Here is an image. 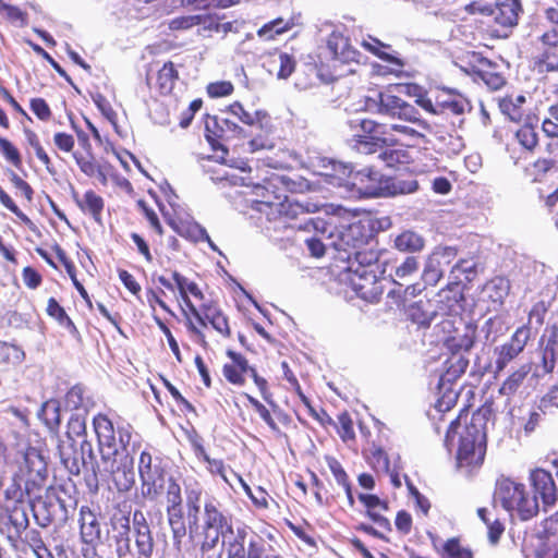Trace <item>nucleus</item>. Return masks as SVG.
<instances>
[{"mask_svg": "<svg viewBox=\"0 0 558 558\" xmlns=\"http://www.w3.org/2000/svg\"><path fill=\"white\" fill-rule=\"evenodd\" d=\"M530 327L522 326L517 329L508 343L504 344L500 349H496L497 372L502 371L510 361H512L523 351L527 340L530 339Z\"/></svg>", "mask_w": 558, "mask_h": 558, "instance_id": "obj_18", "label": "nucleus"}, {"mask_svg": "<svg viewBox=\"0 0 558 558\" xmlns=\"http://www.w3.org/2000/svg\"><path fill=\"white\" fill-rule=\"evenodd\" d=\"M248 402L255 409V411L259 414L263 421L272 429L278 430V425L275 420L271 417L270 412L266 409L264 404H262L257 399L250 395H245Z\"/></svg>", "mask_w": 558, "mask_h": 558, "instance_id": "obj_56", "label": "nucleus"}, {"mask_svg": "<svg viewBox=\"0 0 558 558\" xmlns=\"http://www.w3.org/2000/svg\"><path fill=\"white\" fill-rule=\"evenodd\" d=\"M0 151L14 167L20 168L22 166V158L19 150L7 138L0 137Z\"/></svg>", "mask_w": 558, "mask_h": 558, "instance_id": "obj_53", "label": "nucleus"}, {"mask_svg": "<svg viewBox=\"0 0 558 558\" xmlns=\"http://www.w3.org/2000/svg\"><path fill=\"white\" fill-rule=\"evenodd\" d=\"M521 4L519 0L490 2V37L506 38L517 25Z\"/></svg>", "mask_w": 558, "mask_h": 558, "instance_id": "obj_7", "label": "nucleus"}, {"mask_svg": "<svg viewBox=\"0 0 558 558\" xmlns=\"http://www.w3.org/2000/svg\"><path fill=\"white\" fill-rule=\"evenodd\" d=\"M232 90L233 85L227 81L211 83L207 87L208 95L214 98L228 96Z\"/></svg>", "mask_w": 558, "mask_h": 558, "instance_id": "obj_60", "label": "nucleus"}, {"mask_svg": "<svg viewBox=\"0 0 558 558\" xmlns=\"http://www.w3.org/2000/svg\"><path fill=\"white\" fill-rule=\"evenodd\" d=\"M74 158L81 171L84 172L86 175L98 177L100 181H106L105 173L93 159L84 158L83 156H78L77 154H74Z\"/></svg>", "mask_w": 558, "mask_h": 558, "instance_id": "obj_49", "label": "nucleus"}, {"mask_svg": "<svg viewBox=\"0 0 558 558\" xmlns=\"http://www.w3.org/2000/svg\"><path fill=\"white\" fill-rule=\"evenodd\" d=\"M31 109L37 116V118L43 121H47L51 117L50 108H49L48 104L46 102V100L43 98L32 99Z\"/></svg>", "mask_w": 558, "mask_h": 558, "instance_id": "obj_61", "label": "nucleus"}, {"mask_svg": "<svg viewBox=\"0 0 558 558\" xmlns=\"http://www.w3.org/2000/svg\"><path fill=\"white\" fill-rule=\"evenodd\" d=\"M245 543L230 544L226 548L228 558H262L263 546L257 542L251 539L247 549L244 546Z\"/></svg>", "mask_w": 558, "mask_h": 558, "instance_id": "obj_34", "label": "nucleus"}, {"mask_svg": "<svg viewBox=\"0 0 558 558\" xmlns=\"http://www.w3.org/2000/svg\"><path fill=\"white\" fill-rule=\"evenodd\" d=\"M81 536L84 543L97 545L101 542L100 522L97 515L88 508L82 507L80 511Z\"/></svg>", "mask_w": 558, "mask_h": 558, "instance_id": "obj_21", "label": "nucleus"}, {"mask_svg": "<svg viewBox=\"0 0 558 558\" xmlns=\"http://www.w3.org/2000/svg\"><path fill=\"white\" fill-rule=\"evenodd\" d=\"M351 196L384 197L398 193H412L418 187L416 181H401L385 177L373 168L355 171L349 181Z\"/></svg>", "mask_w": 558, "mask_h": 558, "instance_id": "obj_4", "label": "nucleus"}, {"mask_svg": "<svg viewBox=\"0 0 558 558\" xmlns=\"http://www.w3.org/2000/svg\"><path fill=\"white\" fill-rule=\"evenodd\" d=\"M518 142L527 150H532L537 144V134L530 125H524L515 133Z\"/></svg>", "mask_w": 558, "mask_h": 558, "instance_id": "obj_52", "label": "nucleus"}, {"mask_svg": "<svg viewBox=\"0 0 558 558\" xmlns=\"http://www.w3.org/2000/svg\"><path fill=\"white\" fill-rule=\"evenodd\" d=\"M247 536V527L246 526H238L236 530H233L231 525V532L223 533L222 537V546L228 548L230 544H241L245 543Z\"/></svg>", "mask_w": 558, "mask_h": 558, "instance_id": "obj_55", "label": "nucleus"}, {"mask_svg": "<svg viewBox=\"0 0 558 558\" xmlns=\"http://www.w3.org/2000/svg\"><path fill=\"white\" fill-rule=\"evenodd\" d=\"M348 270L351 272L350 284L357 296L371 303L379 300L384 289L376 269L353 268L352 265L348 267Z\"/></svg>", "mask_w": 558, "mask_h": 558, "instance_id": "obj_11", "label": "nucleus"}, {"mask_svg": "<svg viewBox=\"0 0 558 558\" xmlns=\"http://www.w3.org/2000/svg\"><path fill=\"white\" fill-rule=\"evenodd\" d=\"M293 23L291 21H284L279 17L267 24H265L262 28L258 29L257 34L259 37H264L266 39H272L275 35L282 34L283 32L290 29Z\"/></svg>", "mask_w": 558, "mask_h": 558, "instance_id": "obj_43", "label": "nucleus"}, {"mask_svg": "<svg viewBox=\"0 0 558 558\" xmlns=\"http://www.w3.org/2000/svg\"><path fill=\"white\" fill-rule=\"evenodd\" d=\"M546 19L555 25L541 37L542 64L547 71L558 70V9L547 7L544 9Z\"/></svg>", "mask_w": 558, "mask_h": 558, "instance_id": "obj_13", "label": "nucleus"}, {"mask_svg": "<svg viewBox=\"0 0 558 558\" xmlns=\"http://www.w3.org/2000/svg\"><path fill=\"white\" fill-rule=\"evenodd\" d=\"M365 110L381 117L386 122L378 123L368 119L350 121L352 129L360 128L354 135V147L362 154L380 153L388 143L383 135L397 132L411 140H425L433 132L432 125L421 118L420 111L402 98L389 92H379L366 97Z\"/></svg>", "mask_w": 558, "mask_h": 558, "instance_id": "obj_1", "label": "nucleus"}, {"mask_svg": "<svg viewBox=\"0 0 558 558\" xmlns=\"http://www.w3.org/2000/svg\"><path fill=\"white\" fill-rule=\"evenodd\" d=\"M531 372V365L524 364L514 373H512L499 389V392L504 396H510L514 393L518 388L522 385L525 377Z\"/></svg>", "mask_w": 558, "mask_h": 558, "instance_id": "obj_36", "label": "nucleus"}, {"mask_svg": "<svg viewBox=\"0 0 558 558\" xmlns=\"http://www.w3.org/2000/svg\"><path fill=\"white\" fill-rule=\"evenodd\" d=\"M168 522L173 536L174 547L180 550L182 538L186 535L187 527L184 522L182 506L167 507Z\"/></svg>", "mask_w": 558, "mask_h": 558, "instance_id": "obj_26", "label": "nucleus"}, {"mask_svg": "<svg viewBox=\"0 0 558 558\" xmlns=\"http://www.w3.org/2000/svg\"><path fill=\"white\" fill-rule=\"evenodd\" d=\"M348 259H349V263L350 265L349 266H352L353 264V268H373V269H378V267L375 265L377 259H378V256L375 252H362L360 251V248L357 251H354L353 254L349 253L348 255Z\"/></svg>", "mask_w": 558, "mask_h": 558, "instance_id": "obj_41", "label": "nucleus"}, {"mask_svg": "<svg viewBox=\"0 0 558 558\" xmlns=\"http://www.w3.org/2000/svg\"><path fill=\"white\" fill-rule=\"evenodd\" d=\"M423 236L412 230L402 231L393 240V246L399 252L416 253L424 248Z\"/></svg>", "mask_w": 558, "mask_h": 558, "instance_id": "obj_28", "label": "nucleus"}, {"mask_svg": "<svg viewBox=\"0 0 558 558\" xmlns=\"http://www.w3.org/2000/svg\"><path fill=\"white\" fill-rule=\"evenodd\" d=\"M77 205L92 214L96 221L100 220V215L104 209V201L94 191H87L82 201H77Z\"/></svg>", "mask_w": 558, "mask_h": 558, "instance_id": "obj_38", "label": "nucleus"}, {"mask_svg": "<svg viewBox=\"0 0 558 558\" xmlns=\"http://www.w3.org/2000/svg\"><path fill=\"white\" fill-rule=\"evenodd\" d=\"M132 520L124 514H114L111 518L112 541L118 558L132 556Z\"/></svg>", "mask_w": 558, "mask_h": 558, "instance_id": "obj_16", "label": "nucleus"}, {"mask_svg": "<svg viewBox=\"0 0 558 558\" xmlns=\"http://www.w3.org/2000/svg\"><path fill=\"white\" fill-rule=\"evenodd\" d=\"M444 558H473L471 550L463 547L458 538H450L444 545Z\"/></svg>", "mask_w": 558, "mask_h": 558, "instance_id": "obj_48", "label": "nucleus"}, {"mask_svg": "<svg viewBox=\"0 0 558 558\" xmlns=\"http://www.w3.org/2000/svg\"><path fill=\"white\" fill-rule=\"evenodd\" d=\"M228 111L238 118L242 123L247 125H254L256 122L262 120V117H265V113L262 111L250 112L245 110L242 104L235 101L228 107Z\"/></svg>", "mask_w": 558, "mask_h": 558, "instance_id": "obj_42", "label": "nucleus"}, {"mask_svg": "<svg viewBox=\"0 0 558 558\" xmlns=\"http://www.w3.org/2000/svg\"><path fill=\"white\" fill-rule=\"evenodd\" d=\"M327 48L333 59L343 63L356 60L357 52L349 44V39L340 33L333 32L328 40Z\"/></svg>", "mask_w": 558, "mask_h": 558, "instance_id": "obj_23", "label": "nucleus"}, {"mask_svg": "<svg viewBox=\"0 0 558 558\" xmlns=\"http://www.w3.org/2000/svg\"><path fill=\"white\" fill-rule=\"evenodd\" d=\"M544 133L549 137H558V104L548 110V117L542 123Z\"/></svg>", "mask_w": 558, "mask_h": 558, "instance_id": "obj_51", "label": "nucleus"}, {"mask_svg": "<svg viewBox=\"0 0 558 558\" xmlns=\"http://www.w3.org/2000/svg\"><path fill=\"white\" fill-rule=\"evenodd\" d=\"M101 463L119 492H128L135 483L134 459L129 451L117 449V437L112 422L104 414L94 417Z\"/></svg>", "mask_w": 558, "mask_h": 558, "instance_id": "obj_2", "label": "nucleus"}, {"mask_svg": "<svg viewBox=\"0 0 558 558\" xmlns=\"http://www.w3.org/2000/svg\"><path fill=\"white\" fill-rule=\"evenodd\" d=\"M50 432H56L60 425V403L56 399H50L43 403L37 413Z\"/></svg>", "mask_w": 558, "mask_h": 558, "instance_id": "obj_30", "label": "nucleus"}, {"mask_svg": "<svg viewBox=\"0 0 558 558\" xmlns=\"http://www.w3.org/2000/svg\"><path fill=\"white\" fill-rule=\"evenodd\" d=\"M456 255V248L449 246L438 248L432 254L433 257H436V259L438 258L439 266H442L445 269L450 266Z\"/></svg>", "mask_w": 558, "mask_h": 558, "instance_id": "obj_64", "label": "nucleus"}, {"mask_svg": "<svg viewBox=\"0 0 558 558\" xmlns=\"http://www.w3.org/2000/svg\"><path fill=\"white\" fill-rule=\"evenodd\" d=\"M369 39H371V41H366V40L363 41V46L366 49H368L369 51H372L373 53L378 56L380 59L397 65L398 69H401L404 65V63L402 62L401 59L380 50V48L387 47L385 44H383L378 39H375L372 37Z\"/></svg>", "mask_w": 558, "mask_h": 558, "instance_id": "obj_44", "label": "nucleus"}, {"mask_svg": "<svg viewBox=\"0 0 558 558\" xmlns=\"http://www.w3.org/2000/svg\"><path fill=\"white\" fill-rule=\"evenodd\" d=\"M530 482L535 496L542 499L544 510L547 511L557 500V487L551 474L544 469H535L530 473Z\"/></svg>", "mask_w": 558, "mask_h": 558, "instance_id": "obj_17", "label": "nucleus"}, {"mask_svg": "<svg viewBox=\"0 0 558 558\" xmlns=\"http://www.w3.org/2000/svg\"><path fill=\"white\" fill-rule=\"evenodd\" d=\"M418 260L415 256H408L399 266L396 267L395 276L400 280L408 279L418 271Z\"/></svg>", "mask_w": 558, "mask_h": 558, "instance_id": "obj_50", "label": "nucleus"}, {"mask_svg": "<svg viewBox=\"0 0 558 558\" xmlns=\"http://www.w3.org/2000/svg\"><path fill=\"white\" fill-rule=\"evenodd\" d=\"M332 248L336 251L349 252V250H355L362 247L366 243V235L364 234V227L361 222H355L347 227H336L335 238L329 241Z\"/></svg>", "mask_w": 558, "mask_h": 558, "instance_id": "obj_15", "label": "nucleus"}, {"mask_svg": "<svg viewBox=\"0 0 558 558\" xmlns=\"http://www.w3.org/2000/svg\"><path fill=\"white\" fill-rule=\"evenodd\" d=\"M86 436V420L80 414H73L66 425V439L64 441L76 442V438L84 439Z\"/></svg>", "mask_w": 558, "mask_h": 558, "instance_id": "obj_39", "label": "nucleus"}, {"mask_svg": "<svg viewBox=\"0 0 558 558\" xmlns=\"http://www.w3.org/2000/svg\"><path fill=\"white\" fill-rule=\"evenodd\" d=\"M439 390H444V396L438 400L437 408L439 411H448L456 403L458 393L456 390L447 387V385Z\"/></svg>", "mask_w": 558, "mask_h": 558, "instance_id": "obj_63", "label": "nucleus"}, {"mask_svg": "<svg viewBox=\"0 0 558 558\" xmlns=\"http://www.w3.org/2000/svg\"><path fill=\"white\" fill-rule=\"evenodd\" d=\"M201 494L199 489H190L186 492V518L191 535L199 529L198 514L201 510Z\"/></svg>", "mask_w": 558, "mask_h": 558, "instance_id": "obj_29", "label": "nucleus"}, {"mask_svg": "<svg viewBox=\"0 0 558 558\" xmlns=\"http://www.w3.org/2000/svg\"><path fill=\"white\" fill-rule=\"evenodd\" d=\"M231 519L223 514L214 501H207L204 505L202 524H199L203 542L202 551L214 549L223 533L231 532Z\"/></svg>", "mask_w": 558, "mask_h": 558, "instance_id": "obj_6", "label": "nucleus"}, {"mask_svg": "<svg viewBox=\"0 0 558 558\" xmlns=\"http://www.w3.org/2000/svg\"><path fill=\"white\" fill-rule=\"evenodd\" d=\"M331 170L332 172L329 174L333 180L331 183L343 186L350 192L349 181L355 173L352 166L343 162H333Z\"/></svg>", "mask_w": 558, "mask_h": 558, "instance_id": "obj_40", "label": "nucleus"}, {"mask_svg": "<svg viewBox=\"0 0 558 558\" xmlns=\"http://www.w3.org/2000/svg\"><path fill=\"white\" fill-rule=\"evenodd\" d=\"M494 504L500 505L510 513L515 511L524 521L536 515L539 509L536 497L529 496L524 484L504 475L496 480Z\"/></svg>", "mask_w": 558, "mask_h": 558, "instance_id": "obj_5", "label": "nucleus"}, {"mask_svg": "<svg viewBox=\"0 0 558 558\" xmlns=\"http://www.w3.org/2000/svg\"><path fill=\"white\" fill-rule=\"evenodd\" d=\"M547 311L548 307L544 301L535 303L529 313V323L535 324L537 327L542 326Z\"/></svg>", "mask_w": 558, "mask_h": 558, "instance_id": "obj_58", "label": "nucleus"}, {"mask_svg": "<svg viewBox=\"0 0 558 558\" xmlns=\"http://www.w3.org/2000/svg\"><path fill=\"white\" fill-rule=\"evenodd\" d=\"M25 136L27 143L34 148L37 158L45 165L47 171L50 174L54 173L53 168L51 167V161L47 153L44 150L43 146L39 143L38 136L32 130H25Z\"/></svg>", "mask_w": 558, "mask_h": 558, "instance_id": "obj_46", "label": "nucleus"}, {"mask_svg": "<svg viewBox=\"0 0 558 558\" xmlns=\"http://www.w3.org/2000/svg\"><path fill=\"white\" fill-rule=\"evenodd\" d=\"M22 471L27 473V482L37 484L46 478V462L39 451L35 448H28L24 453Z\"/></svg>", "mask_w": 558, "mask_h": 558, "instance_id": "obj_20", "label": "nucleus"}, {"mask_svg": "<svg viewBox=\"0 0 558 558\" xmlns=\"http://www.w3.org/2000/svg\"><path fill=\"white\" fill-rule=\"evenodd\" d=\"M279 62V78H288L292 72L294 71L295 62L294 60L287 53H280L278 57Z\"/></svg>", "mask_w": 558, "mask_h": 558, "instance_id": "obj_62", "label": "nucleus"}, {"mask_svg": "<svg viewBox=\"0 0 558 558\" xmlns=\"http://www.w3.org/2000/svg\"><path fill=\"white\" fill-rule=\"evenodd\" d=\"M58 452L62 464L75 475L80 474L82 465L93 463L95 460L92 442L86 438L81 440L80 450L73 441H60Z\"/></svg>", "mask_w": 558, "mask_h": 558, "instance_id": "obj_12", "label": "nucleus"}, {"mask_svg": "<svg viewBox=\"0 0 558 558\" xmlns=\"http://www.w3.org/2000/svg\"><path fill=\"white\" fill-rule=\"evenodd\" d=\"M47 313L50 316L54 317L61 324H64V323H66L68 325L72 324L71 319L66 315V313L63 310V307H61L59 305V303L57 302V300L53 299V298H50L48 300Z\"/></svg>", "mask_w": 558, "mask_h": 558, "instance_id": "obj_59", "label": "nucleus"}, {"mask_svg": "<svg viewBox=\"0 0 558 558\" xmlns=\"http://www.w3.org/2000/svg\"><path fill=\"white\" fill-rule=\"evenodd\" d=\"M511 290L510 280L501 275L490 278V303H493L495 311L504 308L505 300L508 298Z\"/></svg>", "mask_w": 558, "mask_h": 558, "instance_id": "obj_27", "label": "nucleus"}, {"mask_svg": "<svg viewBox=\"0 0 558 558\" xmlns=\"http://www.w3.org/2000/svg\"><path fill=\"white\" fill-rule=\"evenodd\" d=\"M500 113L512 122H520L523 117L522 106L526 101L525 96L518 95L496 98Z\"/></svg>", "mask_w": 558, "mask_h": 558, "instance_id": "obj_25", "label": "nucleus"}, {"mask_svg": "<svg viewBox=\"0 0 558 558\" xmlns=\"http://www.w3.org/2000/svg\"><path fill=\"white\" fill-rule=\"evenodd\" d=\"M227 355L232 362L223 366L225 377L234 385H243L245 383L244 375L250 369L247 360L232 350H228Z\"/></svg>", "mask_w": 558, "mask_h": 558, "instance_id": "obj_24", "label": "nucleus"}, {"mask_svg": "<svg viewBox=\"0 0 558 558\" xmlns=\"http://www.w3.org/2000/svg\"><path fill=\"white\" fill-rule=\"evenodd\" d=\"M211 121L214 125L217 126L220 131V133H215L217 136H225V134L228 132H231L235 135H241L243 133V129L229 119L219 120L218 118L214 117Z\"/></svg>", "mask_w": 558, "mask_h": 558, "instance_id": "obj_57", "label": "nucleus"}, {"mask_svg": "<svg viewBox=\"0 0 558 558\" xmlns=\"http://www.w3.org/2000/svg\"><path fill=\"white\" fill-rule=\"evenodd\" d=\"M304 186L303 181L293 180L288 175H272L264 185L255 187V194L260 197L259 203L269 207L272 213L277 204L287 196L284 192H302Z\"/></svg>", "mask_w": 558, "mask_h": 558, "instance_id": "obj_8", "label": "nucleus"}, {"mask_svg": "<svg viewBox=\"0 0 558 558\" xmlns=\"http://www.w3.org/2000/svg\"><path fill=\"white\" fill-rule=\"evenodd\" d=\"M166 488L167 507H181L182 496L180 485L173 478L170 477L168 480Z\"/></svg>", "mask_w": 558, "mask_h": 558, "instance_id": "obj_54", "label": "nucleus"}, {"mask_svg": "<svg viewBox=\"0 0 558 558\" xmlns=\"http://www.w3.org/2000/svg\"><path fill=\"white\" fill-rule=\"evenodd\" d=\"M8 518L17 533L24 531L28 526L27 507L23 501L15 500L12 506L7 507Z\"/></svg>", "mask_w": 558, "mask_h": 558, "instance_id": "obj_33", "label": "nucleus"}, {"mask_svg": "<svg viewBox=\"0 0 558 558\" xmlns=\"http://www.w3.org/2000/svg\"><path fill=\"white\" fill-rule=\"evenodd\" d=\"M172 278L173 280L175 281V284L179 289V292H180V295H181V299L185 305V307L189 310V312L191 313V315L197 320V322H203V315H202V310L198 311L194 304L192 303V301L190 300L189 295H186L184 293V283H185V277H183L182 275H180L178 271H173L172 274Z\"/></svg>", "mask_w": 558, "mask_h": 558, "instance_id": "obj_47", "label": "nucleus"}, {"mask_svg": "<svg viewBox=\"0 0 558 558\" xmlns=\"http://www.w3.org/2000/svg\"><path fill=\"white\" fill-rule=\"evenodd\" d=\"M498 60L499 63L490 60V90H498L507 83L509 63L501 57Z\"/></svg>", "mask_w": 558, "mask_h": 558, "instance_id": "obj_37", "label": "nucleus"}, {"mask_svg": "<svg viewBox=\"0 0 558 558\" xmlns=\"http://www.w3.org/2000/svg\"><path fill=\"white\" fill-rule=\"evenodd\" d=\"M138 473L141 477V495L148 500H156L161 496L168 481L165 472L159 465H153L150 453L143 451L138 461Z\"/></svg>", "mask_w": 558, "mask_h": 558, "instance_id": "obj_9", "label": "nucleus"}, {"mask_svg": "<svg viewBox=\"0 0 558 558\" xmlns=\"http://www.w3.org/2000/svg\"><path fill=\"white\" fill-rule=\"evenodd\" d=\"M446 269L442 266H439L438 258L429 256L424 271H423V279L428 284H436L440 278L444 276Z\"/></svg>", "mask_w": 558, "mask_h": 558, "instance_id": "obj_45", "label": "nucleus"}, {"mask_svg": "<svg viewBox=\"0 0 558 558\" xmlns=\"http://www.w3.org/2000/svg\"><path fill=\"white\" fill-rule=\"evenodd\" d=\"M439 114L444 112H452L461 114L464 111L465 101L458 95L452 94L447 89H442L436 95Z\"/></svg>", "mask_w": 558, "mask_h": 558, "instance_id": "obj_31", "label": "nucleus"}, {"mask_svg": "<svg viewBox=\"0 0 558 558\" xmlns=\"http://www.w3.org/2000/svg\"><path fill=\"white\" fill-rule=\"evenodd\" d=\"M299 229L313 231L314 234L305 239L310 254L316 258L325 255L327 247H332L329 241L335 238L336 225L322 218H311L298 226Z\"/></svg>", "mask_w": 558, "mask_h": 558, "instance_id": "obj_10", "label": "nucleus"}, {"mask_svg": "<svg viewBox=\"0 0 558 558\" xmlns=\"http://www.w3.org/2000/svg\"><path fill=\"white\" fill-rule=\"evenodd\" d=\"M317 209L318 206L315 204H301L299 202H292L288 198V196H286L283 201L277 204V207L274 209L272 214H278L279 218L282 219L283 222H290L292 220L299 219L301 216H306L310 213H314Z\"/></svg>", "mask_w": 558, "mask_h": 558, "instance_id": "obj_22", "label": "nucleus"}, {"mask_svg": "<svg viewBox=\"0 0 558 558\" xmlns=\"http://www.w3.org/2000/svg\"><path fill=\"white\" fill-rule=\"evenodd\" d=\"M488 405L477 409L459 438L457 464L465 475L472 476L484 463L487 448Z\"/></svg>", "mask_w": 558, "mask_h": 558, "instance_id": "obj_3", "label": "nucleus"}, {"mask_svg": "<svg viewBox=\"0 0 558 558\" xmlns=\"http://www.w3.org/2000/svg\"><path fill=\"white\" fill-rule=\"evenodd\" d=\"M178 78V72L174 69V64L169 61L166 62L162 68L158 71L157 84L162 94H169Z\"/></svg>", "mask_w": 558, "mask_h": 558, "instance_id": "obj_35", "label": "nucleus"}, {"mask_svg": "<svg viewBox=\"0 0 558 558\" xmlns=\"http://www.w3.org/2000/svg\"><path fill=\"white\" fill-rule=\"evenodd\" d=\"M412 320L422 326H428L438 316V312L434 308L430 301L420 300L410 308Z\"/></svg>", "mask_w": 558, "mask_h": 558, "instance_id": "obj_32", "label": "nucleus"}, {"mask_svg": "<svg viewBox=\"0 0 558 558\" xmlns=\"http://www.w3.org/2000/svg\"><path fill=\"white\" fill-rule=\"evenodd\" d=\"M132 539L134 541V558H153L155 541L151 529L143 511L135 510L132 514Z\"/></svg>", "mask_w": 558, "mask_h": 558, "instance_id": "obj_14", "label": "nucleus"}, {"mask_svg": "<svg viewBox=\"0 0 558 558\" xmlns=\"http://www.w3.org/2000/svg\"><path fill=\"white\" fill-rule=\"evenodd\" d=\"M469 360L464 352H452L444 363V369L439 377V389L446 385H452L466 369Z\"/></svg>", "mask_w": 558, "mask_h": 558, "instance_id": "obj_19", "label": "nucleus"}]
</instances>
